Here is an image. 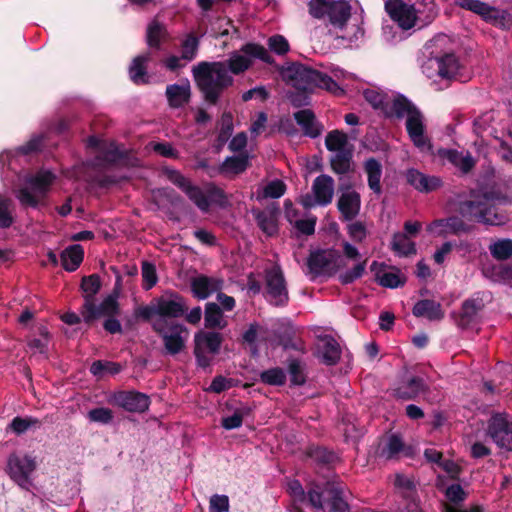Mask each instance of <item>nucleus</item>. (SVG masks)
<instances>
[{
  "mask_svg": "<svg viewBox=\"0 0 512 512\" xmlns=\"http://www.w3.org/2000/svg\"><path fill=\"white\" fill-rule=\"evenodd\" d=\"M253 59L269 65L275 63L263 45L247 42L239 52H232L226 61H201L193 66L192 75L203 100L209 105H217L223 92L234 84V78L229 73L243 74L253 65Z\"/></svg>",
  "mask_w": 512,
  "mask_h": 512,
  "instance_id": "f257e3e1",
  "label": "nucleus"
},
{
  "mask_svg": "<svg viewBox=\"0 0 512 512\" xmlns=\"http://www.w3.org/2000/svg\"><path fill=\"white\" fill-rule=\"evenodd\" d=\"M505 197L492 191L472 192L470 198L457 204V212L467 221H475L490 226L504 225L509 221L507 212L498 204Z\"/></svg>",
  "mask_w": 512,
  "mask_h": 512,
  "instance_id": "f03ea898",
  "label": "nucleus"
},
{
  "mask_svg": "<svg viewBox=\"0 0 512 512\" xmlns=\"http://www.w3.org/2000/svg\"><path fill=\"white\" fill-rule=\"evenodd\" d=\"M282 74L298 91L311 93L316 88L325 89L331 93L341 91L338 83L331 76L301 63H292L283 70Z\"/></svg>",
  "mask_w": 512,
  "mask_h": 512,
  "instance_id": "7ed1b4c3",
  "label": "nucleus"
},
{
  "mask_svg": "<svg viewBox=\"0 0 512 512\" xmlns=\"http://www.w3.org/2000/svg\"><path fill=\"white\" fill-rule=\"evenodd\" d=\"M325 494L328 496L331 512H350V505L343 497L344 486L338 480L311 481L307 485L308 502L314 509H323Z\"/></svg>",
  "mask_w": 512,
  "mask_h": 512,
  "instance_id": "20e7f679",
  "label": "nucleus"
},
{
  "mask_svg": "<svg viewBox=\"0 0 512 512\" xmlns=\"http://www.w3.org/2000/svg\"><path fill=\"white\" fill-rule=\"evenodd\" d=\"M308 12L311 17L342 30L351 17V5L346 0H310Z\"/></svg>",
  "mask_w": 512,
  "mask_h": 512,
  "instance_id": "39448f33",
  "label": "nucleus"
},
{
  "mask_svg": "<svg viewBox=\"0 0 512 512\" xmlns=\"http://www.w3.org/2000/svg\"><path fill=\"white\" fill-rule=\"evenodd\" d=\"M54 174L50 171H41L26 180L27 187L20 188L16 193L23 208L38 209L45 205V198L54 181Z\"/></svg>",
  "mask_w": 512,
  "mask_h": 512,
  "instance_id": "423d86ee",
  "label": "nucleus"
},
{
  "mask_svg": "<svg viewBox=\"0 0 512 512\" xmlns=\"http://www.w3.org/2000/svg\"><path fill=\"white\" fill-rule=\"evenodd\" d=\"M152 329L162 339L165 354L175 356L185 349L186 339L182 334L187 329L184 325L157 319L153 322Z\"/></svg>",
  "mask_w": 512,
  "mask_h": 512,
  "instance_id": "0eeeda50",
  "label": "nucleus"
},
{
  "mask_svg": "<svg viewBox=\"0 0 512 512\" xmlns=\"http://www.w3.org/2000/svg\"><path fill=\"white\" fill-rule=\"evenodd\" d=\"M340 252L336 249H317L311 251L307 258L308 273L311 280L319 276H332L338 269Z\"/></svg>",
  "mask_w": 512,
  "mask_h": 512,
  "instance_id": "6e6552de",
  "label": "nucleus"
},
{
  "mask_svg": "<svg viewBox=\"0 0 512 512\" xmlns=\"http://www.w3.org/2000/svg\"><path fill=\"white\" fill-rule=\"evenodd\" d=\"M35 458L27 454L12 453L7 459L6 472L10 479L24 490L32 486L31 475L36 470Z\"/></svg>",
  "mask_w": 512,
  "mask_h": 512,
  "instance_id": "1a4fd4ad",
  "label": "nucleus"
},
{
  "mask_svg": "<svg viewBox=\"0 0 512 512\" xmlns=\"http://www.w3.org/2000/svg\"><path fill=\"white\" fill-rule=\"evenodd\" d=\"M222 342L223 337L219 332L201 330L195 333L193 354L197 366L203 369L208 368L212 363V358L205 353V350H208L212 355L218 354Z\"/></svg>",
  "mask_w": 512,
  "mask_h": 512,
  "instance_id": "9d476101",
  "label": "nucleus"
},
{
  "mask_svg": "<svg viewBox=\"0 0 512 512\" xmlns=\"http://www.w3.org/2000/svg\"><path fill=\"white\" fill-rule=\"evenodd\" d=\"M265 297L270 304L284 307L289 302L286 280L280 266L276 265L265 270Z\"/></svg>",
  "mask_w": 512,
  "mask_h": 512,
  "instance_id": "9b49d317",
  "label": "nucleus"
},
{
  "mask_svg": "<svg viewBox=\"0 0 512 512\" xmlns=\"http://www.w3.org/2000/svg\"><path fill=\"white\" fill-rule=\"evenodd\" d=\"M157 304L159 319H176L183 317L189 309L187 299L174 290H166L161 296L153 298Z\"/></svg>",
  "mask_w": 512,
  "mask_h": 512,
  "instance_id": "f8f14e48",
  "label": "nucleus"
},
{
  "mask_svg": "<svg viewBox=\"0 0 512 512\" xmlns=\"http://www.w3.org/2000/svg\"><path fill=\"white\" fill-rule=\"evenodd\" d=\"M110 403L125 411L132 413H144L149 409L150 397L136 390H121L111 395Z\"/></svg>",
  "mask_w": 512,
  "mask_h": 512,
  "instance_id": "ddd939ff",
  "label": "nucleus"
},
{
  "mask_svg": "<svg viewBox=\"0 0 512 512\" xmlns=\"http://www.w3.org/2000/svg\"><path fill=\"white\" fill-rule=\"evenodd\" d=\"M407 134L414 144L422 152H428L434 154L433 145L425 134L424 115L417 109L412 115H409L405 123Z\"/></svg>",
  "mask_w": 512,
  "mask_h": 512,
  "instance_id": "4468645a",
  "label": "nucleus"
},
{
  "mask_svg": "<svg viewBox=\"0 0 512 512\" xmlns=\"http://www.w3.org/2000/svg\"><path fill=\"white\" fill-rule=\"evenodd\" d=\"M488 434L498 447L512 451V421L506 414L492 415L488 422Z\"/></svg>",
  "mask_w": 512,
  "mask_h": 512,
  "instance_id": "2eb2a0df",
  "label": "nucleus"
},
{
  "mask_svg": "<svg viewBox=\"0 0 512 512\" xmlns=\"http://www.w3.org/2000/svg\"><path fill=\"white\" fill-rule=\"evenodd\" d=\"M474 226L468 224L461 216L452 215L446 218L435 219L432 221L427 230L435 233L440 237L448 235L459 236L461 234H469L473 231Z\"/></svg>",
  "mask_w": 512,
  "mask_h": 512,
  "instance_id": "dca6fc26",
  "label": "nucleus"
},
{
  "mask_svg": "<svg viewBox=\"0 0 512 512\" xmlns=\"http://www.w3.org/2000/svg\"><path fill=\"white\" fill-rule=\"evenodd\" d=\"M385 10L402 29L408 30L414 27L417 15L413 5H409L403 0H386Z\"/></svg>",
  "mask_w": 512,
  "mask_h": 512,
  "instance_id": "f3484780",
  "label": "nucleus"
},
{
  "mask_svg": "<svg viewBox=\"0 0 512 512\" xmlns=\"http://www.w3.org/2000/svg\"><path fill=\"white\" fill-rule=\"evenodd\" d=\"M118 294H110L103 299V301L97 306L96 301L93 302V313H90L84 309L81 310V316L87 325H91L95 320L102 316H117L120 314V306L118 303Z\"/></svg>",
  "mask_w": 512,
  "mask_h": 512,
  "instance_id": "a211bd4d",
  "label": "nucleus"
},
{
  "mask_svg": "<svg viewBox=\"0 0 512 512\" xmlns=\"http://www.w3.org/2000/svg\"><path fill=\"white\" fill-rule=\"evenodd\" d=\"M484 307V301L479 296L466 299L462 303L461 310L456 318L457 325L462 329H466L477 324L479 313Z\"/></svg>",
  "mask_w": 512,
  "mask_h": 512,
  "instance_id": "6ab92c4d",
  "label": "nucleus"
},
{
  "mask_svg": "<svg viewBox=\"0 0 512 512\" xmlns=\"http://www.w3.org/2000/svg\"><path fill=\"white\" fill-rule=\"evenodd\" d=\"M318 340L322 342L318 345L316 352L314 353L320 362L326 366L336 365L341 358V347L337 340L331 335H322L318 337Z\"/></svg>",
  "mask_w": 512,
  "mask_h": 512,
  "instance_id": "aec40b11",
  "label": "nucleus"
},
{
  "mask_svg": "<svg viewBox=\"0 0 512 512\" xmlns=\"http://www.w3.org/2000/svg\"><path fill=\"white\" fill-rule=\"evenodd\" d=\"M428 389V385L422 377L412 376L393 390V396L403 401L415 400Z\"/></svg>",
  "mask_w": 512,
  "mask_h": 512,
  "instance_id": "412c9836",
  "label": "nucleus"
},
{
  "mask_svg": "<svg viewBox=\"0 0 512 512\" xmlns=\"http://www.w3.org/2000/svg\"><path fill=\"white\" fill-rule=\"evenodd\" d=\"M407 183L422 193H430L442 185V180L437 176L426 175L417 169H409L406 173Z\"/></svg>",
  "mask_w": 512,
  "mask_h": 512,
  "instance_id": "4be33fe9",
  "label": "nucleus"
},
{
  "mask_svg": "<svg viewBox=\"0 0 512 512\" xmlns=\"http://www.w3.org/2000/svg\"><path fill=\"white\" fill-rule=\"evenodd\" d=\"M342 221L353 220L360 212L361 197L356 191L342 193L337 201Z\"/></svg>",
  "mask_w": 512,
  "mask_h": 512,
  "instance_id": "5701e85b",
  "label": "nucleus"
},
{
  "mask_svg": "<svg viewBox=\"0 0 512 512\" xmlns=\"http://www.w3.org/2000/svg\"><path fill=\"white\" fill-rule=\"evenodd\" d=\"M417 109L419 108L406 96L398 94L391 103L388 102L384 115L386 118L401 120L405 116L407 118L409 115H412Z\"/></svg>",
  "mask_w": 512,
  "mask_h": 512,
  "instance_id": "b1692460",
  "label": "nucleus"
},
{
  "mask_svg": "<svg viewBox=\"0 0 512 512\" xmlns=\"http://www.w3.org/2000/svg\"><path fill=\"white\" fill-rule=\"evenodd\" d=\"M312 190L317 204L321 206L330 204L334 194L333 178L329 175L321 174L313 181Z\"/></svg>",
  "mask_w": 512,
  "mask_h": 512,
  "instance_id": "393cba45",
  "label": "nucleus"
},
{
  "mask_svg": "<svg viewBox=\"0 0 512 512\" xmlns=\"http://www.w3.org/2000/svg\"><path fill=\"white\" fill-rule=\"evenodd\" d=\"M436 155L459 168L464 174L469 173L475 166V161L469 152L463 155L462 152L456 149L439 148Z\"/></svg>",
  "mask_w": 512,
  "mask_h": 512,
  "instance_id": "a878e982",
  "label": "nucleus"
},
{
  "mask_svg": "<svg viewBox=\"0 0 512 512\" xmlns=\"http://www.w3.org/2000/svg\"><path fill=\"white\" fill-rule=\"evenodd\" d=\"M222 280L211 278L205 275L195 277L191 281V291L197 299H207L212 293L222 288Z\"/></svg>",
  "mask_w": 512,
  "mask_h": 512,
  "instance_id": "bb28decb",
  "label": "nucleus"
},
{
  "mask_svg": "<svg viewBox=\"0 0 512 512\" xmlns=\"http://www.w3.org/2000/svg\"><path fill=\"white\" fill-rule=\"evenodd\" d=\"M305 454L321 469L330 470L338 461L336 453L324 446L310 445L307 447Z\"/></svg>",
  "mask_w": 512,
  "mask_h": 512,
  "instance_id": "cd10ccee",
  "label": "nucleus"
},
{
  "mask_svg": "<svg viewBox=\"0 0 512 512\" xmlns=\"http://www.w3.org/2000/svg\"><path fill=\"white\" fill-rule=\"evenodd\" d=\"M152 59L150 52L136 56L129 66V77L136 85H146L150 82L147 63Z\"/></svg>",
  "mask_w": 512,
  "mask_h": 512,
  "instance_id": "c85d7f7f",
  "label": "nucleus"
},
{
  "mask_svg": "<svg viewBox=\"0 0 512 512\" xmlns=\"http://www.w3.org/2000/svg\"><path fill=\"white\" fill-rule=\"evenodd\" d=\"M412 313L417 318H426L429 321H440L444 318L441 304L430 299L417 301L412 308Z\"/></svg>",
  "mask_w": 512,
  "mask_h": 512,
  "instance_id": "c756f323",
  "label": "nucleus"
},
{
  "mask_svg": "<svg viewBox=\"0 0 512 512\" xmlns=\"http://www.w3.org/2000/svg\"><path fill=\"white\" fill-rule=\"evenodd\" d=\"M101 288V279L98 274L84 276L81 280V289L84 293V303L81 310L86 309L90 315L93 313V302L96 301L95 295Z\"/></svg>",
  "mask_w": 512,
  "mask_h": 512,
  "instance_id": "7c9ffc66",
  "label": "nucleus"
},
{
  "mask_svg": "<svg viewBox=\"0 0 512 512\" xmlns=\"http://www.w3.org/2000/svg\"><path fill=\"white\" fill-rule=\"evenodd\" d=\"M363 168L367 175L368 187L373 193L380 195L382 193V164L376 158L370 157L365 160Z\"/></svg>",
  "mask_w": 512,
  "mask_h": 512,
  "instance_id": "2f4dec72",
  "label": "nucleus"
},
{
  "mask_svg": "<svg viewBox=\"0 0 512 512\" xmlns=\"http://www.w3.org/2000/svg\"><path fill=\"white\" fill-rule=\"evenodd\" d=\"M276 214V210H253V216L258 227L268 237H273L278 234L279 228Z\"/></svg>",
  "mask_w": 512,
  "mask_h": 512,
  "instance_id": "473e14b6",
  "label": "nucleus"
},
{
  "mask_svg": "<svg viewBox=\"0 0 512 512\" xmlns=\"http://www.w3.org/2000/svg\"><path fill=\"white\" fill-rule=\"evenodd\" d=\"M166 97L171 108H181L189 103L191 98L190 85L171 84L166 87Z\"/></svg>",
  "mask_w": 512,
  "mask_h": 512,
  "instance_id": "72a5a7b5",
  "label": "nucleus"
},
{
  "mask_svg": "<svg viewBox=\"0 0 512 512\" xmlns=\"http://www.w3.org/2000/svg\"><path fill=\"white\" fill-rule=\"evenodd\" d=\"M250 166L249 156L240 154L237 156H228L219 165L220 175H239L247 170Z\"/></svg>",
  "mask_w": 512,
  "mask_h": 512,
  "instance_id": "f704fd0d",
  "label": "nucleus"
},
{
  "mask_svg": "<svg viewBox=\"0 0 512 512\" xmlns=\"http://www.w3.org/2000/svg\"><path fill=\"white\" fill-rule=\"evenodd\" d=\"M83 259L84 249L80 244L70 245L61 253L62 266L68 272L78 269Z\"/></svg>",
  "mask_w": 512,
  "mask_h": 512,
  "instance_id": "c9c22d12",
  "label": "nucleus"
},
{
  "mask_svg": "<svg viewBox=\"0 0 512 512\" xmlns=\"http://www.w3.org/2000/svg\"><path fill=\"white\" fill-rule=\"evenodd\" d=\"M331 170L338 175H344L352 171L353 150L347 149L335 152L330 159Z\"/></svg>",
  "mask_w": 512,
  "mask_h": 512,
  "instance_id": "e433bc0d",
  "label": "nucleus"
},
{
  "mask_svg": "<svg viewBox=\"0 0 512 512\" xmlns=\"http://www.w3.org/2000/svg\"><path fill=\"white\" fill-rule=\"evenodd\" d=\"M204 325L207 329H224L227 322L223 319L222 308L214 303L208 302L205 305Z\"/></svg>",
  "mask_w": 512,
  "mask_h": 512,
  "instance_id": "4c0bfd02",
  "label": "nucleus"
},
{
  "mask_svg": "<svg viewBox=\"0 0 512 512\" xmlns=\"http://www.w3.org/2000/svg\"><path fill=\"white\" fill-rule=\"evenodd\" d=\"M287 372L289 374L290 386H303L307 381L305 372L306 364L299 358L290 357L287 359Z\"/></svg>",
  "mask_w": 512,
  "mask_h": 512,
  "instance_id": "58836bf2",
  "label": "nucleus"
},
{
  "mask_svg": "<svg viewBox=\"0 0 512 512\" xmlns=\"http://www.w3.org/2000/svg\"><path fill=\"white\" fill-rule=\"evenodd\" d=\"M124 366L121 363L108 361V360H96L90 366V373L98 379H102L105 376H115L122 372Z\"/></svg>",
  "mask_w": 512,
  "mask_h": 512,
  "instance_id": "ea45409f",
  "label": "nucleus"
},
{
  "mask_svg": "<svg viewBox=\"0 0 512 512\" xmlns=\"http://www.w3.org/2000/svg\"><path fill=\"white\" fill-rule=\"evenodd\" d=\"M438 74L445 79L456 78L460 64L453 53H446L437 59Z\"/></svg>",
  "mask_w": 512,
  "mask_h": 512,
  "instance_id": "a19ab883",
  "label": "nucleus"
},
{
  "mask_svg": "<svg viewBox=\"0 0 512 512\" xmlns=\"http://www.w3.org/2000/svg\"><path fill=\"white\" fill-rule=\"evenodd\" d=\"M391 249L398 256H410L416 254V245L410 241L405 233H394L391 241Z\"/></svg>",
  "mask_w": 512,
  "mask_h": 512,
  "instance_id": "79ce46f5",
  "label": "nucleus"
},
{
  "mask_svg": "<svg viewBox=\"0 0 512 512\" xmlns=\"http://www.w3.org/2000/svg\"><path fill=\"white\" fill-rule=\"evenodd\" d=\"M41 425L42 422L38 418L16 416L7 426L6 432L11 431L16 435H22L29 429L40 428Z\"/></svg>",
  "mask_w": 512,
  "mask_h": 512,
  "instance_id": "37998d69",
  "label": "nucleus"
},
{
  "mask_svg": "<svg viewBox=\"0 0 512 512\" xmlns=\"http://www.w3.org/2000/svg\"><path fill=\"white\" fill-rule=\"evenodd\" d=\"M252 413V408L242 405L235 409L231 416L223 417L221 426L226 430L236 429L242 426L243 419Z\"/></svg>",
  "mask_w": 512,
  "mask_h": 512,
  "instance_id": "c03bdc74",
  "label": "nucleus"
},
{
  "mask_svg": "<svg viewBox=\"0 0 512 512\" xmlns=\"http://www.w3.org/2000/svg\"><path fill=\"white\" fill-rule=\"evenodd\" d=\"M348 136L341 130L335 129L327 133L325 146L328 151L338 152L347 150Z\"/></svg>",
  "mask_w": 512,
  "mask_h": 512,
  "instance_id": "a18cd8bd",
  "label": "nucleus"
},
{
  "mask_svg": "<svg viewBox=\"0 0 512 512\" xmlns=\"http://www.w3.org/2000/svg\"><path fill=\"white\" fill-rule=\"evenodd\" d=\"M13 208V200L0 193V229H8L13 225Z\"/></svg>",
  "mask_w": 512,
  "mask_h": 512,
  "instance_id": "49530a36",
  "label": "nucleus"
},
{
  "mask_svg": "<svg viewBox=\"0 0 512 512\" xmlns=\"http://www.w3.org/2000/svg\"><path fill=\"white\" fill-rule=\"evenodd\" d=\"M259 379L263 384L270 386H283L286 383V372L281 367H273L260 373Z\"/></svg>",
  "mask_w": 512,
  "mask_h": 512,
  "instance_id": "de8ad7c7",
  "label": "nucleus"
},
{
  "mask_svg": "<svg viewBox=\"0 0 512 512\" xmlns=\"http://www.w3.org/2000/svg\"><path fill=\"white\" fill-rule=\"evenodd\" d=\"M166 36L164 25L158 21H153L148 25L146 41L150 48L159 49L161 40Z\"/></svg>",
  "mask_w": 512,
  "mask_h": 512,
  "instance_id": "09e8293b",
  "label": "nucleus"
},
{
  "mask_svg": "<svg viewBox=\"0 0 512 512\" xmlns=\"http://www.w3.org/2000/svg\"><path fill=\"white\" fill-rule=\"evenodd\" d=\"M184 193L201 211H209L208 197H206V192H204L199 186L194 185L191 182L184 190Z\"/></svg>",
  "mask_w": 512,
  "mask_h": 512,
  "instance_id": "8fccbe9b",
  "label": "nucleus"
},
{
  "mask_svg": "<svg viewBox=\"0 0 512 512\" xmlns=\"http://www.w3.org/2000/svg\"><path fill=\"white\" fill-rule=\"evenodd\" d=\"M489 251L493 258L504 261L512 257V240L501 239L489 246Z\"/></svg>",
  "mask_w": 512,
  "mask_h": 512,
  "instance_id": "3c124183",
  "label": "nucleus"
},
{
  "mask_svg": "<svg viewBox=\"0 0 512 512\" xmlns=\"http://www.w3.org/2000/svg\"><path fill=\"white\" fill-rule=\"evenodd\" d=\"M199 38L190 33L181 43V59L192 61L198 53Z\"/></svg>",
  "mask_w": 512,
  "mask_h": 512,
  "instance_id": "603ef678",
  "label": "nucleus"
},
{
  "mask_svg": "<svg viewBox=\"0 0 512 512\" xmlns=\"http://www.w3.org/2000/svg\"><path fill=\"white\" fill-rule=\"evenodd\" d=\"M404 442L399 434H391L388 437L386 446L382 449V456L387 459L396 457L404 449Z\"/></svg>",
  "mask_w": 512,
  "mask_h": 512,
  "instance_id": "864d4df0",
  "label": "nucleus"
},
{
  "mask_svg": "<svg viewBox=\"0 0 512 512\" xmlns=\"http://www.w3.org/2000/svg\"><path fill=\"white\" fill-rule=\"evenodd\" d=\"M233 115L231 112H224L220 119V130L217 136V141L223 145L225 144L233 133Z\"/></svg>",
  "mask_w": 512,
  "mask_h": 512,
  "instance_id": "5fc2aeb1",
  "label": "nucleus"
},
{
  "mask_svg": "<svg viewBox=\"0 0 512 512\" xmlns=\"http://www.w3.org/2000/svg\"><path fill=\"white\" fill-rule=\"evenodd\" d=\"M281 345L285 350L291 349L301 353H306L304 341L301 338L294 337V330L292 327L284 333L281 338Z\"/></svg>",
  "mask_w": 512,
  "mask_h": 512,
  "instance_id": "6e6d98bb",
  "label": "nucleus"
},
{
  "mask_svg": "<svg viewBox=\"0 0 512 512\" xmlns=\"http://www.w3.org/2000/svg\"><path fill=\"white\" fill-rule=\"evenodd\" d=\"M142 279V287L145 290H150L157 284L158 276L153 263L148 261L142 262Z\"/></svg>",
  "mask_w": 512,
  "mask_h": 512,
  "instance_id": "4d7b16f0",
  "label": "nucleus"
},
{
  "mask_svg": "<svg viewBox=\"0 0 512 512\" xmlns=\"http://www.w3.org/2000/svg\"><path fill=\"white\" fill-rule=\"evenodd\" d=\"M206 197H208L209 206L211 204H216L220 207L228 205V198L224 190L213 183L206 187Z\"/></svg>",
  "mask_w": 512,
  "mask_h": 512,
  "instance_id": "13d9d810",
  "label": "nucleus"
},
{
  "mask_svg": "<svg viewBox=\"0 0 512 512\" xmlns=\"http://www.w3.org/2000/svg\"><path fill=\"white\" fill-rule=\"evenodd\" d=\"M91 422L109 424L114 418L113 411L106 407H98L91 409L87 415Z\"/></svg>",
  "mask_w": 512,
  "mask_h": 512,
  "instance_id": "bf43d9fd",
  "label": "nucleus"
},
{
  "mask_svg": "<svg viewBox=\"0 0 512 512\" xmlns=\"http://www.w3.org/2000/svg\"><path fill=\"white\" fill-rule=\"evenodd\" d=\"M267 45L269 49L277 55H285L290 50L288 40L280 34H275L269 37Z\"/></svg>",
  "mask_w": 512,
  "mask_h": 512,
  "instance_id": "052dcab7",
  "label": "nucleus"
},
{
  "mask_svg": "<svg viewBox=\"0 0 512 512\" xmlns=\"http://www.w3.org/2000/svg\"><path fill=\"white\" fill-rule=\"evenodd\" d=\"M365 100L377 110H381L383 113L385 112V108L387 107L388 101H386V96L382 93H379L372 89H367L364 91Z\"/></svg>",
  "mask_w": 512,
  "mask_h": 512,
  "instance_id": "680f3d73",
  "label": "nucleus"
},
{
  "mask_svg": "<svg viewBox=\"0 0 512 512\" xmlns=\"http://www.w3.org/2000/svg\"><path fill=\"white\" fill-rule=\"evenodd\" d=\"M287 190L286 184L282 180L270 181L264 188V197L278 199L282 197Z\"/></svg>",
  "mask_w": 512,
  "mask_h": 512,
  "instance_id": "e2e57ef3",
  "label": "nucleus"
},
{
  "mask_svg": "<svg viewBox=\"0 0 512 512\" xmlns=\"http://www.w3.org/2000/svg\"><path fill=\"white\" fill-rule=\"evenodd\" d=\"M366 261L356 264L352 269L339 275V281L343 285L351 284L359 279L365 271Z\"/></svg>",
  "mask_w": 512,
  "mask_h": 512,
  "instance_id": "0e129e2a",
  "label": "nucleus"
},
{
  "mask_svg": "<svg viewBox=\"0 0 512 512\" xmlns=\"http://www.w3.org/2000/svg\"><path fill=\"white\" fill-rule=\"evenodd\" d=\"M404 504L400 512H424L420 507V501L415 492L409 491L403 494Z\"/></svg>",
  "mask_w": 512,
  "mask_h": 512,
  "instance_id": "69168bd1",
  "label": "nucleus"
},
{
  "mask_svg": "<svg viewBox=\"0 0 512 512\" xmlns=\"http://www.w3.org/2000/svg\"><path fill=\"white\" fill-rule=\"evenodd\" d=\"M379 284L387 288H398L405 284V278H401L398 273L385 272L379 277Z\"/></svg>",
  "mask_w": 512,
  "mask_h": 512,
  "instance_id": "338daca9",
  "label": "nucleus"
},
{
  "mask_svg": "<svg viewBox=\"0 0 512 512\" xmlns=\"http://www.w3.org/2000/svg\"><path fill=\"white\" fill-rule=\"evenodd\" d=\"M209 512H229V498L226 495L214 494L210 498Z\"/></svg>",
  "mask_w": 512,
  "mask_h": 512,
  "instance_id": "774afa93",
  "label": "nucleus"
}]
</instances>
